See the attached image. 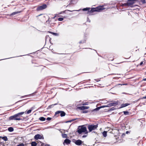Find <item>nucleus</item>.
Returning <instances> with one entry per match:
<instances>
[{"mask_svg":"<svg viewBox=\"0 0 146 146\" xmlns=\"http://www.w3.org/2000/svg\"><path fill=\"white\" fill-rule=\"evenodd\" d=\"M129 133V131H126V134H128V133Z\"/></svg>","mask_w":146,"mask_h":146,"instance_id":"44","label":"nucleus"},{"mask_svg":"<svg viewBox=\"0 0 146 146\" xmlns=\"http://www.w3.org/2000/svg\"><path fill=\"white\" fill-rule=\"evenodd\" d=\"M20 12H19V11L15 12H13V13H11V14L10 15L11 16L14 15L16 14H18Z\"/></svg>","mask_w":146,"mask_h":146,"instance_id":"17","label":"nucleus"},{"mask_svg":"<svg viewBox=\"0 0 146 146\" xmlns=\"http://www.w3.org/2000/svg\"><path fill=\"white\" fill-rule=\"evenodd\" d=\"M62 137L63 138H65L67 137V135L66 134H62Z\"/></svg>","mask_w":146,"mask_h":146,"instance_id":"21","label":"nucleus"},{"mask_svg":"<svg viewBox=\"0 0 146 146\" xmlns=\"http://www.w3.org/2000/svg\"><path fill=\"white\" fill-rule=\"evenodd\" d=\"M70 142L71 141L70 139H66L64 140L63 142V144H64V143H65L67 145H68L70 143Z\"/></svg>","mask_w":146,"mask_h":146,"instance_id":"12","label":"nucleus"},{"mask_svg":"<svg viewBox=\"0 0 146 146\" xmlns=\"http://www.w3.org/2000/svg\"><path fill=\"white\" fill-rule=\"evenodd\" d=\"M88 103L87 102L83 103H82V105L83 106L87 105H88Z\"/></svg>","mask_w":146,"mask_h":146,"instance_id":"28","label":"nucleus"},{"mask_svg":"<svg viewBox=\"0 0 146 146\" xmlns=\"http://www.w3.org/2000/svg\"><path fill=\"white\" fill-rule=\"evenodd\" d=\"M85 40H83V41H81L79 42L80 43H83L85 42Z\"/></svg>","mask_w":146,"mask_h":146,"instance_id":"33","label":"nucleus"},{"mask_svg":"<svg viewBox=\"0 0 146 146\" xmlns=\"http://www.w3.org/2000/svg\"><path fill=\"white\" fill-rule=\"evenodd\" d=\"M73 141L74 142L75 144L78 145H81L82 143V141L80 140H77L75 139L73 140Z\"/></svg>","mask_w":146,"mask_h":146,"instance_id":"6","label":"nucleus"},{"mask_svg":"<svg viewBox=\"0 0 146 146\" xmlns=\"http://www.w3.org/2000/svg\"><path fill=\"white\" fill-rule=\"evenodd\" d=\"M80 10H77V11H79ZM76 11H77V10H76Z\"/></svg>","mask_w":146,"mask_h":146,"instance_id":"50","label":"nucleus"},{"mask_svg":"<svg viewBox=\"0 0 146 146\" xmlns=\"http://www.w3.org/2000/svg\"><path fill=\"white\" fill-rule=\"evenodd\" d=\"M77 0H71L70 3L67 6V7L69 5L76 4L77 3Z\"/></svg>","mask_w":146,"mask_h":146,"instance_id":"11","label":"nucleus"},{"mask_svg":"<svg viewBox=\"0 0 146 146\" xmlns=\"http://www.w3.org/2000/svg\"><path fill=\"white\" fill-rule=\"evenodd\" d=\"M101 107H102V106H100V107H98L97 108H96L95 109H94V111H95V110H99L101 108Z\"/></svg>","mask_w":146,"mask_h":146,"instance_id":"26","label":"nucleus"},{"mask_svg":"<svg viewBox=\"0 0 146 146\" xmlns=\"http://www.w3.org/2000/svg\"><path fill=\"white\" fill-rule=\"evenodd\" d=\"M102 106L101 108H104L105 107H107V106Z\"/></svg>","mask_w":146,"mask_h":146,"instance_id":"38","label":"nucleus"},{"mask_svg":"<svg viewBox=\"0 0 146 146\" xmlns=\"http://www.w3.org/2000/svg\"><path fill=\"white\" fill-rule=\"evenodd\" d=\"M143 64V62H141L140 63V65H142V64Z\"/></svg>","mask_w":146,"mask_h":146,"instance_id":"43","label":"nucleus"},{"mask_svg":"<svg viewBox=\"0 0 146 146\" xmlns=\"http://www.w3.org/2000/svg\"><path fill=\"white\" fill-rule=\"evenodd\" d=\"M40 143L41 144L40 146H45V144L42 142L40 141Z\"/></svg>","mask_w":146,"mask_h":146,"instance_id":"32","label":"nucleus"},{"mask_svg":"<svg viewBox=\"0 0 146 146\" xmlns=\"http://www.w3.org/2000/svg\"><path fill=\"white\" fill-rule=\"evenodd\" d=\"M77 119H72V120H70L69 121H67V122H71V121H74Z\"/></svg>","mask_w":146,"mask_h":146,"instance_id":"35","label":"nucleus"},{"mask_svg":"<svg viewBox=\"0 0 146 146\" xmlns=\"http://www.w3.org/2000/svg\"><path fill=\"white\" fill-rule=\"evenodd\" d=\"M135 1L136 0H128L127 1V2L128 5V6H131V5L134 4L135 3Z\"/></svg>","mask_w":146,"mask_h":146,"instance_id":"9","label":"nucleus"},{"mask_svg":"<svg viewBox=\"0 0 146 146\" xmlns=\"http://www.w3.org/2000/svg\"><path fill=\"white\" fill-rule=\"evenodd\" d=\"M60 115L61 117L64 116L66 115V113L64 111H60Z\"/></svg>","mask_w":146,"mask_h":146,"instance_id":"16","label":"nucleus"},{"mask_svg":"<svg viewBox=\"0 0 146 146\" xmlns=\"http://www.w3.org/2000/svg\"><path fill=\"white\" fill-rule=\"evenodd\" d=\"M86 135H84L82 136V137L83 138H84V137H86Z\"/></svg>","mask_w":146,"mask_h":146,"instance_id":"40","label":"nucleus"},{"mask_svg":"<svg viewBox=\"0 0 146 146\" xmlns=\"http://www.w3.org/2000/svg\"><path fill=\"white\" fill-rule=\"evenodd\" d=\"M63 20V18L60 17L58 19V20L59 21H62Z\"/></svg>","mask_w":146,"mask_h":146,"instance_id":"27","label":"nucleus"},{"mask_svg":"<svg viewBox=\"0 0 146 146\" xmlns=\"http://www.w3.org/2000/svg\"><path fill=\"white\" fill-rule=\"evenodd\" d=\"M130 105V104L129 103H125V104H123L121 105L120 108H123L126 107L129 105Z\"/></svg>","mask_w":146,"mask_h":146,"instance_id":"15","label":"nucleus"},{"mask_svg":"<svg viewBox=\"0 0 146 146\" xmlns=\"http://www.w3.org/2000/svg\"><path fill=\"white\" fill-rule=\"evenodd\" d=\"M53 106V105H51L50 106H49V107H51V106Z\"/></svg>","mask_w":146,"mask_h":146,"instance_id":"47","label":"nucleus"},{"mask_svg":"<svg viewBox=\"0 0 146 146\" xmlns=\"http://www.w3.org/2000/svg\"><path fill=\"white\" fill-rule=\"evenodd\" d=\"M24 113V112H21L16 114L13 115L9 117L10 120H20L21 119L20 117Z\"/></svg>","mask_w":146,"mask_h":146,"instance_id":"2","label":"nucleus"},{"mask_svg":"<svg viewBox=\"0 0 146 146\" xmlns=\"http://www.w3.org/2000/svg\"><path fill=\"white\" fill-rule=\"evenodd\" d=\"M0 146H5L3 142L0 141Z\"/></svg>","mask_w":146,"mask_h":146,"instance_id":"25","label":"nucleus"},{"mask_svg":"<svg viewBox=\"0 0 146 146\" xmlns=\"http://www.w3.org/2000/svg\"><path fill=\"white\" fill-rule=\"evenodd\" d=\"M45 145V146H49L50 145L48 144H46Z\"/></svg>","mask_w":146,"mask_h":146,"instance_id":"41","label":"nucleus"},{"mask_svg":"<svg viewBox=\"0 0 146 146\" xmlns=\"http://www.w3.org/2000/svg\"><path fill=\"white\" fill-rule=\"evenodd\" d=\"M77 131L79 134H81L82 133H85L86 134L88 133L86 127L84 126V125L79 126Z\"/></svg>","mask_w":146,"mask_h":146,"instance_id":"3","label":"nucleus"},{"mask_svg":"<svg viewBox=\"0 0 146 146\" xmlns=\"http://www.w3.org/2000/svg\"><path fill=\"white\" fill-rule=\"evenodd\" d=\"M78 108L79 109H80V110H84L86 109H88L89 108V107L88 106H82L79 107H78Z\"/></svg>","mask_w":146,"mask_h":146,"instance_id":"10","label":"nucleus"},{"mask_svg":"<svg viewBox=\"0 0 146 146\" xmlns=\"http://www.w3.org/2000/svg\"><path fill=\"white\" fill-rule=\"evenodd\" d=\"M60 113V111H58L55 112V115H57L58 114H59Z\"/></svg>","mask_w":146,"mask_h":146,"instance_id":"31","label":"nucleus"},{"mask_svg":"<svg viewBox=\"0 0 146 146\" xmlns=\"http://www.w3.org/2000/svg\"><path fill=\"white\" fill-rule=\"evenodd\" d=\"M61 129H59V131L61 132V133H62V132L61 131Z\"/></svg>","mask_w":146,"mask_h":146,"instance_id":"46","label":"nucleus"},{"mask_svg":"<svg viewBox=\"0 0 146 146\" xmlns=\"http://www.w3.org/2000/svg\"><path fill=\"white\" fill-rule=\"evenodd\" d=\"M118 103L117 102H114L108 104L107 107H110L113 106H116L118 105Z\"/></svg>","mask_w":146,"mask_h":146,"instance_id":"8","label":"nucleus"},{"mask_svg":"<svg viewBox=\"0 0 146 146\" xmlns=\"http://www.w3.org/2000/svg\"><path fill=\"white\" fill-rule=\"evenodd\" d=\"M98 125L97 124L96 125L94 124L89 125L88 126V129L89 130L90 132L92 131L93 130L96 129L98 127Z\"/></svg>","mask_w":146,"mask_h":146,"instance_id":"4","label":"nucleus"},{"mask_svg":"<svg viewBox=\"0 0 146 146\" xmlns=\"http://www.w3.org/2000/svg\"><path fill=\"white\" fill-rule=\"evenodd\" d=\"M66 11H71V12H72V11H70V10H66ZM66 10L65 11H66Z\"/></svg>","mask_w":146,"mask_h":146,"instance_id":"45","label":"nucleus"},{"mask_svg":"<svg viewBox=\"0 0 146 146\" xmlns=\"http://www.w3.org/2000/svg\"><path fill=\"white\" fill-rule=\"evenodd\" d=\"M34 137L35 139L36 140H38V139H44V137L42 135L39 134L35 135Z\"/></svg>","mask_w":146,"mask_h":146,"instance_id":"7","label":"nucleus"},{"mask_svg":"<svg viewBox=\"0 0 146 146\" xmlns=\"http://www.w3.org/2000/svg\"><path fill=\"white\" fill-rule=\"evenodd\" d=\"M90 8L86 7L82 9L83 11H88L87 13L90 15H92V13L95 12H100L102 10L104 9V6H101L98 7L96 8H92L91 10H90Z\"/></svg>","mask_w":146,"mask_h":146,"instance_id":"1","label":"nucleus"},{"mask_svg":"<svg viewBox=\"0 0 146 146\" xmlns=\"http://www.w3.org/2000/svg\"><path fill=\"white\" fill-rule=\"evenodd\" d=\"M56 104H55L54 105H56Z\"/></svg>","mask_w":146,"mask_h":146,"instance_id":"49","label":"nucleus"},{"mask_svg":"<svg viewBox=\"0 0 146 146\" xmlns=\"http://www.w3.org/2000/svg\"><path fill=\"white\" fill-rule=\"evenodd\" d=\"M103 135L104 137H106L107 136V132L104 131L103 132Z\"/></svg>","mask_w":146,"mask_h":146,"instance_id":"22","label":"nucleus"},{"mask_svg":"<svg viewBox=\"0 0 146 146\" xmlns=\"http://www.w3.org/2000/svg\"><path fill=\"white\" fill-rule=\"evenodd\" d=\"M121 6L122 7H123V6H128V3H127V2L126 3H122L121 4Z\"/></svg>","mask_w":146,"mask_h":146,"instance_id":"20","label":"nucleus"},{"mask_svg":"<svg viewBox=\"0 0 146 146\" xmlns=\"http://www.w3.org/2000/svg\"><path fill=\"white\" fill-rule=\"evenodd\" d=\"M142 99H146V96H144L142 98Z\"/></svg>","mask_w":146,"mask_h":146,"instance_id":"39","label":"nucleus"},{"mask_svg":"<svg viewBox=\"0 0 146 146\" xmlns=\"http://www.w3.org/2000/svg\"><path fill=\"white\" fill-rule=\"evenodd\" d=\"M141 0V2L143 3H146L145 1V0Z\"/></svg>","mask_w":146,"mask_h":146,"instance_id":"36","label":"nucleus"},{"mask_svg":"<svg viewBox=\"0 0 146 146\" xmlns=\"http://www.w3.org/2000/svg\"><path fill=\"white\" fill-rule=\"evenodd\" d=\"M48 32L52 34H53V35H57V33H53L52 32H51V31H48Z\"/></svg>","mask_w":146,"mask_h":146,"instance_id":"24","label":"nucleus"},{"mask_svg":"<svg viewBox=\"0 0 146 146\" xmlns=\"http://www.w3.org/2000/svg\"><path fill=\"white\" fill-rule=\"evenodd\" d=\"M39 142L38 143H36L35 142L33 141L31 143V146H38V145H39Z\"/></svg>","mask_w":146,"mask_h":146,"instance_id":"14","label":"nucleus"},{"mask_svg":"<svg viewBox=\"0 0 146 146\" xmlns=\"http://www.w3.org/2000/svg\"><path fill=\"white\" fill-rule=\"evenodd\" d=\"M8 130L10 132H12L14 131V129L13 127H10L8 128Z\"/></svg>","mask_w":146,"mask_h":146,"instance_id":"18","label":"nucleus"},{"mask_svg":"<svg viewBox=\"0 0 146 146\" xmlns=\"http://www.w3.org/2000/svg\"><path fill=\"white\" fill-rule=\"evenodd\" d=\"M123 113L125 115H127L129 114V112L126 111H123Z\"/></svg>","mask_w":146,"mask_h":146,"instance_id":"23","label":"nucleus"},{"mask_svg":"<svg viewBox=\"0 0 146 146\" xmlns=\"http://www.w3.org/2000/svg\"><path fill=\"white\" fill-rule=\"evenodd\" d=\"M48 36H46V38Z\"/></svg>","mask_w":146,"mask_h":146,"instance_id":"48","label":"nucleus"},{"mask_svg":"<svg viewBox=\"0 0 146 146\" xmlns=\"http://www.w3.org/2000/svg\"><path fill=\"white\" fill-rule=\"evenodd\" d=\"M39 119L41 121H43L45 120L46 118L44 117H40L39 118Z\"/></svg>","mask_w":146,"mask_h":146,"instance_id":"19","label":"nucleus"},{"mask_svg":"<svg viewBox=\"0 0 146 146\" xmlns=\"http://www.w3.org/2000/svg\"><path fill=\"white\" fill-rule=\"evenodd\" d=\"M2 139L4 141H6L8 139L6 136H0V141H1Z\"/></svg>","mask_w":146,"mask_h":146,"instance_id":"13","label":"nucleus"},{"mask_svg":"<svg viewBox=\"0 0 146 146\" xmlns=\"http://www.w3.org/2000/svg\"><path fill=\"white\" fill-rule=\"evenodd\" d=\"M46 7V4H44L38 7L36 9V10L37 11H39L45 9Z\"/></svg>","mask_w":146,"mask_h":146,"instance_id":"5","label":"nucleus"},{"mask_svg":"<svg viewBox=\"0 0 146 146\" xmlns=\"http://www.w3.org/2000/svg\"><path fill=\"white\" fill-rule=\"evenodd\" d=\"M51 119V118H50L49 117H48L47 118L46 120L48 121H49V120H50Z\"/></svg>","mask_w":146,"mask_h":146,"instance_id":"37","label":"nucleus"},{"mask_svg":"<svg viewBox=\"0 0 146 146\" xmlns=\"http://www.w3.org/2000/svg\"><path fill=\"white\" fill-rule=\"evenodd\" d=\"M16 146H24V145L23 143H21L18 145Z\"/></svg>","mask_w":146,"mask_h":146,"instance_id":"29","label":"nucleus"},{"mask_svg":"<svg viewBox=\"0 0 146 146\" xmlns=\"http://www.w3.org/2000/svg\"><path fill=\"white\" fill-rule=\"evenodd\" d=\"M88 111L87 110H83L82 111V113H86L88 112Z\"/></svg>","mask_w":146,"mask_h":146,"instance_id":"34","label":"nucleus"},{"mask_svg":"<svg viewBox=\"0 0 146 146\" xmlns=\"http://www.w3.org/2000/svg\"><path fill=\"white\" fill-rule=\"evenodd\" d=\"M142 81H146V78L143 79V80H142Z\"/></svg>","mask_w":146,"mask_h":146,"instance_id":"42","label":"nucleus"},{"mask_svg":"<svg viewBox=\"0 0 146 146\" xmlns=\"http://www.w3.org/2000/svg\"><path fill=\"white\" fill-rule=\"evenodd\" d=\"M32 111L31 110H29L27 112V114H28L30 113H31Z\"/></svg>","mask_w":146,"mask_h":146,"instance_id":"30","label":"nucleus"}]
</instances>
